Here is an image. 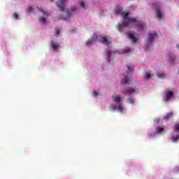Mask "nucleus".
<instances>
[{
  "label": "nucleus",
  "instance_id": "nucleus-1",
  "mask_svg": "<svg viewBox=\"0 0 179 179\" xmlns=\"http://www.w3.org/2000/svg\"><path fill=\"white\" fill-rule=\"evenodd\" d=\"M121 16L123 17L122 26L124 27H127L131 22L136 23L141 22L137 17H128L129 13H126L125 11L121 13Z\"/></svg>",
  "mask_w": 179,
  "mask_h": 179
},
{
  "label": "nucleus",
  "instance_id": "nucleus-2",
  "mask_svg": "<svg viewBox=\"0 0 179 179\" xmlns=\"http://www.w3.org/2000/svg\"><path fill=\"white\" fill-rule=\"evenodd\" d=\"M157 36V34L156 32H150L148 34V37L146 39V43L149 45V44H152L153 43V41L155 40V38Z\"/></svg>",
  "mask_w": 179,
  "mask_h": 179
},
{
  "label": "nucleus",
  "instance_id": "nucleus-3",
  "mask_svg": "<svg viewBox=\"0 0 179 179\" xmlns=\"http://www.w3.org/2000/svg\"><path fill=\"white\" fill-rule=\"evenodd\" d=\"M173 131L175 132H178V134L176 136H172L171 139L173 142H177L179 139V123L173 126Z\"/></svg>",
  "mask_w": 179,
  "mask_h": 179
},
{
  "label": "nucleus",
  "instance_id": "nucleus-4",
  "mask_svg": "<svg viewBox=\"0 0 179 179\" xmlns=\"http://www.w3.org/2000/svg\"><path fill=\"white\" fill-rule=\"evenodd\" d=\"M56 5L62 12L65 10V0H57Z\"/></svg>",
  "mask_w": 179,
  "mask_h": 179
},
{
  "label": "nucleus",
  "instance_id": "nucleus-5",
  "mask_svg": "<svg viewBox=\"0 0 179 179\" xmlns=\"http://www.w3.org/2000/svg\"><path fill=\"white\" fill-rule=\"evenodd\" d=\"M124 93L128 96H131V94H134V93H136V90H135V88L129 87L124 90Z\"/></svg>",
  "mask_w": 179,
  "mask_h": 179
},
{
  "label": "nucleus",
  "instance_id": "nucleus-6",
  "mask_svg": "<svg viewBox=\"0 0 179 179\" xmlns=\"http://www.w3.org/2000/svg\"><path fill=\"white\" fill-rule=\"evenodd\" d=\"M112 99H113L114 103H115L117 105L121 104V96H120V95H117L116 96H113Z\"/></svg>",
  "mask_w": 179,
  "mask_h": 179
},
{
  "label": "nucleus",
  "instance_id": "nucleus-7",
  "mask_svg": "<svg viewBox=\"0 0 179 179\" xmlns=\"http://www.w3.org/2000/svg\"><path fill=\"white\" fill-rule=\"evenodd\" d=\"M168 58L169 64H171V65H173V62H174V61L176 60V56H174V55L171 53H169Z\"/></svg>",
  "mask_w": 179,
  "mask_h": 179
},
{
  "label": "nucleus",
  "instance_id": "nucleus-8",
  "mask_svg": "<svg viewBox=\"0 0 179 179\" xmlns=\"http://www.w3.org/2000/svg\"><path fill=\"white\" fill-rule=\"evenodd\" d=\"M96 38H97V35L94 34L93 36L87 41L86 45H92V43H93V41H94V40H96Z\"/></svg>",
  "mask_w": 179,
  "mask_h": 179
},
{
  "label": "nucleus",
  "instance_id": "nucleus-9",
  "mask_svg": "<svg viewBox=\"0 0 179 179\" xmlns=\"http://www.w3.org/2000/svg\"><path fill=\"white\" fill-rule=\"evenodd\" d=\"M99 41L102 44H106V45H110V41H108V40H107V38L106 37L101 38V40Z\"/></svg>",
  "mask_w": 179,
  "mask_h": 179
},
{
  "label": "nucleus",
  "instance_id": "nucleus-10",
  "mask_svg": "<svg viewBox=\"0 0 179 179\" xmlns=\"http://www.w3.org/2000/svg\"><path fill=\"white\" fill-rule=\"evenodd\" d=\"M173 112H169L166 113V115L164 117V118L166 121H169V120H170L171 118H173Z\"/></svg>",
  "mask_w": 179,
  "mask_h": 179
},
{
  "label": "nucleus",
  "instance_id": "nucleus-11",
  "mask_svg": "<svg viewBox=\"0 0 179 179\" xmlns=\"http://www.w3.org/2000/svg\"><path fill=\"white\" fill-rule=\"evenodd\" d=\"M173 96H174V92L171 91H168L166 94V100H170L173 97Z\"/></svg>",
  "mask_w": 179,
  "mask_h": 179
},
{
  "label": "nucleus",
  "instance_id": "nucleus-12",
  "mask_svg": "<svg viewBox=\"0 0 179 179\" xmlns=\"http://www.w3.org/2000/svg\"><path fill=\"white\" fill-rule=\"evenodd\" d=\"M127 37L131 41V43H136V41H138V39H136V38L134 36V34H129Z\"/></svg>",
  "mask_w": 179,
  "mask_h": 179
},
{
  "label": "nucleus",
  "instance_id": "nucleus-13",
  "mask_svg": "<svg viewBox=\"0 0 179 179\" xmlns=\"http://www.w3.org/2000/svg\"><path fill=\"white\" fill-rule=\"evenodd\" d=\"M50 45L53 51H57V48H59V45H58V43L55 44L53 41L50 42Z\"/></svg>",
  "mask_w": 179,
  "mask_h": 179
},
{
  "label": "nucleus",
  "instance_id": "nucleus-14",
  "mask_svg": "<svg viewBox=\"0 0 179 179\" xmlns=\"http://www.w3.org/2000/svg\"><path fill=\"white\" fill-rule=\"evenodd\" d=\"M156 12H157V17L158 19H162L163 14H162V11H160V9L157 8Z\"/></svg>",
  "mask_w": 179,
  "mask_h": 179
},
{
  "label": "nucleus",
  "instance_id": "nucleus-15",
  "mask_svg": "<svg viewBox=\"0 0 179 179\" xmlns=\"http://www.w3.org/2000/svg\"><path fill=\"white\" fill-rule=\"evenodd\" d=\"M129 78H128L127 76H125L124 78H123L122 79V83H121V84H122V85H125V84H127V83H129Z\"/></svg>",
  "mask_w": 179,
  "mask_h": 179
},
{
  "label": "nucleus",
  "instance_id": "nucleus-16",
  "mask_svg": "<svg viewBox=\"0 0 179 179\" xmlns=\"http://www.w3.org/2000/svg\"><path fill=\"white\" fill-rule=\"evenodd\" d=\"M117 111H119V113H122V111L124 110V108L122 107V103H119L117 105Z\"/></svg>",
  "mask_w": 179,
  "mask_h": 179
},
{
  "label": "nucleus",
  "instance_id": "nucleus-17",
  "mask_svg": "<svg viewBox=\"0 0 179 179\" xmlns=\"http://www.w3.org/2000/svg\"><path fill=\"white\" fill-rule=\"evenodd\" d=\"M75 10H76V8H75V7L71 8L69 10V11H67V12H66L67 16H71L72 14H71L70 12H73H73H75Z\"/></svg>",
  "mask_w": 179,
  "mask_h": 179
},
{
  "label": "nucleus",
  "instance_id": "nucleus-18",
  "mask_svg": "<svg viewBox=\"0 0 179 179\" xmlns=\"http://www.w3.org/2000/svg\"><path fill=\"white\" fill-rule=\"evenodd\" d=\"M164 131V126H162V127H157V134H161V132H163Z\"/></svg>",
  "mask_w": 179,
  "mask_h": 179
},
{
  "label": "nucleus",
  "instance_id": "nucleus-19",
  "mask_svg": "<svg viewBox=\"0 0 179 179\" xmlns=\"http://www.w3.org/2000/svg\"><path fill=\"white\" fill-rule=\"evenodd\" d=\"M157 78H160L162 79L164 78V73H158L157 74Z\"/></svg>",
  "mask_w": 179,
  "mask_h": 179
},
{
  "label": "nucleus",
  "instance_id": "nucleus-20",
  "mask_svg": "<svg viewBox=\"0 0 179 179\" xmlns=\"http://www.w3.org/2000/svg\"><path fill=\"white\" fill-rule=\"evenodd\" d=\"M39 22L43 24H45V23H47V20H45V18H43V17L39 19Z\"/></svg>",
  "mask_w": 179,
  "mask_h": 179
},
{
  "label": "nucleus",
  "instance_id": "nucleus-21",
  "mask_svg": "<svg viewBox=\"0 0 179 179\" xmlns=\"http://www.w3.org/2000/svg\"><path fill=\"white\" fill-rule=\"evenodd\" d=\"M123 52H124V53L131 52V48H124V50H123Z\"/></svg>",
  "mask_w": 179,
  "mask_h": 179
},
{
  "label": "nucleus",
  "instance_id": "nucleus-22",
  "mask_svg": "<svg viewBox=\"0 0 179 179\" xmlns=\"http://www.w3.org/2000/svg\"><path fill=\"white\" fill-rule=\"evenodd\" d=\"M153 75L150 74V73H145V79H149L150 78H152Z\"/></svg>",
  "mask_w": 179,
  "mask_h": 179
},
{
  "label": "nucleus",
  "instance_id": "nucleus-23",
  "mask_svg": "<svg viewBox=\"0 0 179 179\" xmlns=\"http://www.w3.org/2000/svg\"><path fill=\"white\" fill-rule=\"evenodd\" d=\"M99 90H94L93 92V96H94L96 97V96H99Z\"/></svg>",
  "mask_w": 179,
  "mask_h": 179
},
{
  "label": "nucleus",
  "instance_id": "nucleus-24",
  "mask_svg": "<svg viewBox=\"0 0 179 179\" xmlns=\"http://www.w3.org/2000/svg\"><path fill=\"white\" fill-rule=\"evenodd\" d=\"M129 104H134V99L130 98L127 100Z\"/></svg>",
  "mask_w": 179,
  "mask_h": 179
},
{
  "label": "nucleus",
  "instance_id": "nucleus-25",
  "mask_svg": "<svg viewBox=\"0 0 179 179\" xmlns=\"http://www.w3.org/2000/svg\"><path fill=\"white\" fill-rule=\"evenodd\" d=\"M33 10V7H29L27 10V13H30Z\"/></svg>",
  "mask_w": 179,
  "mask_h": 179
},
{
  "label": "nucleus",
  "instance_id": "nucleus-26",
  "mask_svg": "<svg viewBox=\"0 0 179 179\" xmlns=\"http://www.w3.org/2000/svg\"><path fill=\"white\" fill-rule=\"evenodd\" d=\"M80 5L81 6V8H85V6H86V3H85V2L81 1L80 2Z\"/></svg>",
  "mask_w": 179,
  "mask_h": 179
},
{
  "label": "nucleus",
  "instance_id": "nucleus-27",
  "mask_svg": "<svg viewBox=\"0 0 179 179\" xmlns=\"http://www.w3.org/2000/svg\"><path fill=\"white\" fill-rule=\"evenodd\" d=\"M117 30L120 33H122V30H121V24L117 25Z\"/></svg>",
  "mask_w": 179,
  "mask_h": 179
},
{
  "label": "nucleus",
  "instance_id": "nucleus-28",
  "mask_svg": "<svg viewBox=\"0 0 179 179\" xmlns=\"http://www.w3.org/2000/svg\"><path fill=\"white\" fill-rule=\"evenodd\" d=\"M107 57L108 58V59H110V57H111V50H109L107 53Z\"/></svg>",
  "mask_w": 179,
  "mask_h": 179
},
{
  "label": "nucleus",
  "instance_id": "nucleus-29",
  "mask_svg": "<svg viewBox=\"0 0 179 179\" xmlns=\"http://www.w3.org/2000/svg\"><path fill=\"white\" fill-rule=\"evenodd\" d=\"M120 13H121V9H117L115 11V15H120Z\"/></svg>",
  "mask_w": 179,
  "mask_h": 179
},
{
  "label": "nucleus",
  "instance_id": "nucleus-30",
  "mask_svg": "<svg viewBox=\"0 0 179 179\" xmlns=\"http://www.w3.org/2000/svg\"><path fill=\"white\" fill-rule=\"evenodd\" d=\"M55 36H59V29H56L55 32Z\"/></svg>",
  "mask_w": 179,
  "mask_h": 179
},
{
  "label": "nucleus",
  "instance_id": "nucleus-31",
  "mask_svg": "<svg viewBox=\"0 0 179 179\" xmlns=\"http://www.w3.org/2000/svg\"><path fill=\"white\" fill-rule=\"evenodd\" d=\"M110 110H115V106H114V105H111L110 106Z\"/></svg>",
  "mask_w": 179,
  "mask_h": 179
},
{
  "label": "nucleus",
  "instance_id": "nucleus-32",
  "mask_svg": "<svg viewBox=\"0 0 179 179\" xmlns=\"http://www.w3.org/2000/svg\"><path fill=\"white\" fill-rule=\"evenodd\" d=\"M43 13V16H48V13L45 12V11H42Z\"/></svg>",
  "mask_w": 179,
  "mask_h": 179
},
{
  "label": "nucleus",
  "instance_id": "nucleus-33",
  "mask_svg": "<svg viewBox=\"0 0 179 179\" xmlns=\"http://www.w3.org/2000/svg\"><path fill=\"white\" fill-rule=\"evenodd\" d=\"M14 18L15 19H19V15L17 13L14 14Z\"/></svg>",
  "mask_w": 179,
  "mask_h": 179
},
{
  "label": "nucleus",
  "instance_id": "nucleus-34",
  "mask_svg": "<svg viewBox=\"0 0 179 179\" xmlns=\"http://www.w3.org/2000/svg\"><path fill=\"white\" fill-rule=\"evenodd\" d=\"M127 68H128L129 72H131L132 68H131V66H127Z\"/></svg>",
  "mask_w": 179,
  "mask_h": 179
},
{
  "label": "nucleus",
  "instance_id": "nucleus-35",
  "mask_svg": "<svg viewBox=\"0 0 179 179\" xmlns=\"http://www.w3.org/2000/svg\"><path fill=\"white\" fill-rule=\"evenodd\" d=\"M139 27L140 29H143V25H140Z\"/></svg>",
  "mask_w": 179,
  "mask_h": 179
},
{
  "label": "nucleus",
  "instance_id": "nucleus-36",
  "mask_svg": "<svg viewBox=\"0 0 179 179\" xmlns=\"http://www.w3.org/2000/svg\"><path fill=\"white\" fill-rule=\"evenodd\" d=\"M176 47H177V48H179V45H177Z\"/></svg>",
  "mask_w": 179,
  "mask_h": 179
},
{
  "label": "nucleus",
  "instance_id": "nucleus-37",
  "mask_svg": "<svg viewBox=\"0 0 179 179\" xmlns=\"http://www.w3.org/2000/svg\"><path fill=\"white\" fill-rule=\"evenodd\" d=\"M51 1V2H52V0H50Z\"/></svg>",
  "mask_w": 179,
  "mask_h": 179
}]
</instances>
